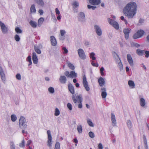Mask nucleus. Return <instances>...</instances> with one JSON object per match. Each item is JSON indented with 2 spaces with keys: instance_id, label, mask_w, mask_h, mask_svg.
I'll list each match as a JSON object with an SVG mask.
<instances>
[{
  "instance_id": "4",
  "label": "nucleus",
  "mask_w": 149,
  "mask_h": 149,
  "mask_svg": "<svg viewBox=\"0 0 149 149\" xmlns=\"http://www.w3.org/2000/svg\"><path fill=\"white\" fill-rule=\"evenodd\" d=\"M144 31L142 30H139L133 36V38L136 39L141 37L144 34Z\"/></svg>"
},
{
  "instance_id": "29",
  "label": "nucleus",
  "mask_w": 149,
  "mask_h": 149,
  "mask_svg": "<svg viewBox=\"0 0 149 149\" xmlns=\"http://www.w3.org/2000/svg\"><path fill=\"white\" fill-rule=\"evenodd\" d=\"M143 138L144 143L145 145V148L146 149H147L148 148V146L147 145V139L146 138V137L145 135H143Z\"/></svg>"
},
{
  "instance_id": "62",
  "label": "nucleus",
  "mask_w": 149,
  "mask_h": 149,
  "mask_svg": "<svg viewBox=\"0 0 149 149\" xmlns=\"http://www.w3.org/2000/svg\"><path fill=\"white\" fill-rule=\"evenodd\" d=\"M143 19H140L139 20V22L140 23H142V22H143Z\"/></svg>"
},
{
  "instance_id": "38",
  "label": "nucleus",
  "mask_w": 149,
  "mask_h": 149,
  "mask_svg": "<svg viewBox=\"0 0 149 149\" xmlns=\"http://www.w3.org/2000/svg\"><path fill=\"white\" fill-rule=\"evenodd\" d=\"M87 123L91 127L93 126V124L91 120L89 119H88L87 120Z\"/></svg>"
},
{
  "instance_id": "44",
  "label": "nucleus",
  "mask_w": 149,
  "mask_h": 149,
  "mask_svg": "<svg viewBox=\"0 0 149 149\" xmlns=\"http://www.w3.org/2000/svg\"><path fill=\"white\" fill-rule=\"evenodd\" d=\"M104 70V68L103 67H102L100 69V73L101 76H104V73L103 72V71Z\"/></svg>"
},
{
  "instance_id": "3",
  "label": "nucleus",
  "mask_w": 149,
  "mask_h": 149,
  "mask_svg": "<svg viewBox=\"0 0 149 149\" xmlns=\"http://www.w3.org/2000/svg\"><path fill=\"white\" fill-rule=\"evenodd\" d=\"M19 124L20 127L25 128L26 127V121L25 118L23 116H21L19 120Z\"/></svg>"
},
{
  "instance_id": "24",
  "label": "nucleus",
  "mask_w": 149,
  "mask_h": 149,
  "mask_svg": "<svg viewBox=\"0 0 149 149\" xmlns=\"http://www.w3.org/2000/svg\"><path fill=\"white\" fill-rule=\"evenodd\" d=\"M36 12V10L35 8V6L34 4L31 5L30 9V12L31 13H35Z\"/></svg>"
},
{
  "instance_id": "43",
  "label": "nucleus",
  "mask_w": 149,
  "mask_h": 149,
  "mask_svg": "<svg viewBox=\"0 0 149 149\" xmlns=\"http://www.w3.org/2000/svg\"><path fill=\"white\" fill-rule=\"evenodd\" d=\"M89 136L91 138H93L95 137V134L94 133L91 131H90L88 133Z\"/></svg>"
},
{
  "instance_id": "1",
  "label": "nucleus",
  "mask_w": 149,
  "mask_h": 149,
  "mask_svg": "<svg viewBox=\"0 0 149 149\" xmlns=\"http://www.w3.org/2000/svg\"><path fill=\"white\" fill-rule=\"evenodd\" d=\"M137 8V5L135 2H131L125 7L123 12L128 18H132L136 13Z\"/></svg>"
},
{
  "instance_id": "34",
  "label": "nucleus",
  "mask_w": 149,
  "mask_h": 149,
  "mask_svg": "<svg viewBox=\"0 0 149 149\" xmlns=\"http://www.w3.org/2000/svg\"><path fill=\"white\" fill-rule=\"evenodd\" d=\"M120 62L119 63H118V67L120 70H122L123 69V65L122 63L121 62V61L120 59Z\"/></svg>"
},
{
  "instance_id": "61",
  "label": "nucleus",
  "mask_w": 149,
  "mask_h": 149,
  "mask_svg": "<svg viewBox=\"0 0 149 149\" xmlns=\"http://www.w3.org/2000/svg\"><path fill=\"white\" fill-rule=\"evenodd\" d=\"M74 142L76 143H77L78 142L77 139L76 138H75L74 139Z\"/></svg>"
},
{
  "instance_id": "17",
  "label": "nucleus",
  "mask_w": 149,
  "mask_h": 149,
  "mask_svg": "<svg viewBox=\"0 0 149 149\" xmlns=\"http://www.w3.org/2000/svg\"><path fill=\"white\" fill-rule=\"evenodd\" d=\"M50 40L52 45L55 46L56 45L57 42L55 37L53 36L50 37Z\"/></svg>"
},
{
  "instance_id": "9",
  "label": "nucleus",
  "mask_w": 149,
  "mask_h": 149,
  "mask_svg": "<svg viewBox=\"0 0 149 149\" xmlns=\"http://www.w3.org/2000/svg\"><path fill=\"white\" fill-rule=\"evenodd\" d=\"M48 134V140L47 141V146L51 148L52 146V137L50 131H47Z\"/></svg>"
},
{
  "instance_id": "40",
  "label": "nucleus",
  "mask_w": 149,
  "mask_h": 149,
  "mask_svg": "<svg viewBox=\"0 0 149 149\" xmlns=\"http://www.w3.org/2000/svg\"><path fill=\"white\" fill-rule=\"evenodd\" d=\"M60 112L59 109L57 108H56L55 109V112L54 115L56 116H58L60 114Z\"/></svg>"
},
{
  "instance_id": "23",
  "label": "nucleus",
  "mask_w": 149,
  "mask_h": 149,
  "mask_svg": "<svg viewBox=\"0 0 149 149\" xmlns=\"http://www.w3.org/2000/svg\"><path fill=\"white\" fill-rule=\"evenodd\" d=\"M0 74L2 79L4 80L5 79V75L2 68L0 66Z\"/></svg>"
},
{
  "instance_id": "26",
  "label": "nucleus",
  "mask_w": 149,
  "mask_h": 149,
  "mask_svg": "<svg viewBox=\"0 0 149 149\" xmlns=\"http://www.w3.org/2000/svg\"><path fill=\"white\" fill-rule=\"evenodd\" d=\"M36 2L41 6H43L44 3L42 0H35Z\"/></svg>"
},
{
  "instance_id": "52",
  "label": "nucleus",
  "mask_w": 149,
  "mask_h": 149,
  "mask_svg": "<svg viewBox=\"0 0 149 149\" xmlns=\"http://www.w3.org/2000/svg\"><path fill=\"white\" fill-rule=\"evenodd\" d=\"M87 7L88 9L92 8L93 10H94L96 8V6H93L89 5H87Z\"/></svg>"
},
{
  "instance_id": "49",
  "label": "nucleus",
  "mask_w": 149,
  "mask_h": 149,
  "mask_svg": "<svg viewBox=\"0 0 149 149\" xmlns=\"http://www.w3.org/2000/svg\"><path fill=\"white\" fill-rule=\"evenodd\" d=\"M67 106L68 108L70 110H71L72 109V104L70 103H68Z\"/></svg>"
},
{
  "instance_id": "28",
  "label": "nucleus",
  "mask_w": 149,
  "mask_h": 149,
  "mask_svg": "<svg viewBox=\"0 0 149 149\" xmlns=\"http://www.w3.org/2000/svg\"><path fill=\"white\" fill-rule=\"evenodd\" d=\"M136 53L139 55L142 56L144 54L145 50L138 49L136 50Z\"/></svg>"
},
{
  "instance_id": "8",
  "label": "nucleus",
  "mask_w": 149,
  "mask_h": 149,
  "mask_svg": "<svg viewBox=\"0 0 149 149\" xmlns=\"http://www.w3.org/2000/svg\"><path fill=\"white\" fill-rule=\"evenodd\" d=\"M83 83L84 87H85L87 91H88L90 90V88L88 85V83L87 81L85 75L83 76Z\"/></svg>"
},
{
  "instance_id": "57",
  "label": "nucleus",
  "mask_w": 149,
  "mask_h": 149,
  "mask_svg": "<svg viewBox=\"0 0 149 149\" xmlns=\"http://www.w3.org/2000/svg\"><path fill=\"white\" fill-rule=\"evenodd\" d=\"M55 11L56 14H58V15L60 14V11L58 8H56L55 9Z\"/></svg>"
},
{
  "instance_id": "60",
  "label": "nucleus",
  "mask_w": 149,
  "mask_h": 149,
  "mask_svg": "<svg viewBox=\"0 0 149 149\" xmlns=\"http://www.w3.org/2000/svg\"><path fill=\"white\" fill-rule=\"evenodd\" d=\"M38 12L40 15H42L43 13V11L41 9L39 10L38 11Z\"/></svg>"
},
{
  "instance_id": "35",
  "label": "nucleus",
  "mask_w": 149,
  "mask_h": 149,
  "mask_svg": "<svg viewBox=\"0 0 149 149\" xmlns=\"http://www.w3.org/2000/svg\"><path fill=\"white\" fill-rule=\"evenodd\" d=\"M25 142L24 140L23 139L22 140V142L19 143V146L21 148H24L25 146Z\"/></svg>"
},
{
  "instance_id": "54",
  "label": "nucleus",
  "mask_w": 149,
  "mask_h": 149,
  "mask_svg": "<svg viewBox=\"0 0 149 149\" xmlns=\"http://www.w3.org/2000/svg\"><path fill=\"white\" fill-rule=\"evenodd\" d=\"M16 78L17 79L19 80H20L21 79V76L20 74L18 73L17 74L16 76Z\"/></svg>"
},
{
  "instance_id": "56",
  "label": "nucleus",
  "mask_w": 149,
  "mask_h": 149,
  "mask_svg": "<svg viewBox=\"0 0 149 149\" xmlns=\"http://www.w3.org/2000/svg\"><path fill=\"white\" fill-rule=\"evenodd\" d=\"M91 64L93 66H95L96 67H97L98 66V63H94L93 61H92L91 62Z\"/></svg>"
},
{
  "instance_id": "33",
  "label": "nucleus",
  "mask_w": 149,
  "mask_h": 149,
  "mask_svg": "<svg viewBox=\"0 0 149 149\" xmlns=\"http://www.w3.org/2000/svg\"><path fill=\"white\" fill-rule=\"evenodd\" d=\"M44 20V19L43 17L40 18L38 20V25H40V26L41 24L43 22Z\"/></svg>"
},
{
  "instance_id": "45",
  "label": "nucleus",
  "mask_w": 149,
  "mask_h": 149,
  "mask_svg": "<svg viewBox=\"0 0 149 149\" xmlns=\"http://www.w3.org/2000/svg\"><path fill=\"white\" fill-rule=\"evenodd\" d=\"M14 38H15V40L16 41L18 42L19 41L20 39V38L19 37V35H17V34L15 36Z\"/></svg>"
},
{
  "instance_id": "25",
  "label": "nucleus",
  "mask_w": 149,
  "mask_h": 149,
  "mask_svg": "<svg viewBox=\"0 0 149 149\" xmlns=\"http://www.w3.org/2000/svg\"><path fill=\"white\" fill-rule=\"evenodd\" d=\"M140 104L141 106L142 107H144L145 105L146 101L143 98L141 97L140 98Z\"/></svg>"
},
{
  "instance_id": "48",
  "label": "nucleus",
  "mask_w": 149,
  "mask_h": 149,
  "mask_svg": "<svg viewBox=\"0 0 149 149\" xmlns=\"http://www.w3.org/2000/svg\"><path fill=\"white\" fill-rule=\"evenodd\" d=\"M49 91L51 93H53L54 92V88L52 87H49L48 88Z\"/></svg>"
},
{
  "instance_id": "22",
  "label": "nucleus",
  "mask_w": 149,
  "mask_h": 149,
  "mask_svg": "<svg viewBox=\"0 0 149 149\" xmlns=\"http://www.w3.org/2000/svg\"><path fill=\"white\" fill-rule=\"evenodd\" d=\"M29 24L33 28H36L38 26V24L37 23L32 20L30 21L29 22Z\"/></svg>"
},
{
  "instance_id": "16",
  "label": "nucleus",
  "mask_w": 149,
  "mask_h": 149,
  "mask_svg": "<svg viewBox=\"0 0 149 149\" xmlns=\"http://www.w3.org/2000/svg\"><path fill=\"white\" fill-rule=\"evenodd\" d=\"M98 82L100 86H104L105 83V81L104 79L102 77H100L99 79Z\"/></svg>"
},
{
  "instance_id": "20",
  "label": "nucleus",
  "mask_w": 149,
  "mask_h": 149,
  "mask_svg": "<svg viewBox=\"0 0 149 149\" xmlns=\"http://www.w3.org/2000/svg\"><path fill=\"white\" fill-rule=\"evenodd\" d=\"M101 90L102 91L101 95L102 97L103 98H105L107 95V93L106 92V90L105 88H102Z\"/></svg>"
},
{
  "instance_id": "64",
  "label": "nucleus",
  "mask_w": 149,
  "mask_h": 149,
  "mask_svg": "<svg viewBox=\"0 0 149 149\" xmlns=\"http://www.w3.org/2000/svg\"><path fill=\"white\" fill-rule=\"evenodd\" d=\"M125 69L126 72H128L129 71V68L127 66L126 67Z\"/></svg>"
},
{
  "instance_id": "37",
  "label": "nucleus",
  "mask_w": 149,
  "mask_h": 149,
  "mask_svg": "<svg viewBox=\"0 0 149 149\" xmlns=\"http://www.w3.org/2000/svg\"><path fill=\"white\" fill-rule=\"evenodd\" d=\"M95 54L93 52H92L90 54V58H91L93 60H95L96 59L95 57Z\"/></svg>"
},
{
  "instance_id": "39",
  "label": "nucleus",
  "mask_w": 149,
  "mask_h": 149,
  "mask_svg": "<svg viewBox=\"0 0 149 149\" xmlns=\"http://www.w3.org/2000/svg\"><path fill=\"white\" fill-rule=\"evenodd\" d=\"M10 149H15V145L14 144V143L12 142L11 141L10 142Z\"/></svg>"
},
{
  "instance_id": "50",
  "label": "nucleus",
  "mask_w": 149,
  "mask_h": 149,
  "mask_svg": "<svg viewBox=\"0 0 149 149\" xmlns=\"http://www.w3.org/2000/svg\"><path fill=\"white\" fill-rule=\"evenodd\" d=\"M127 125L129 127H132V123L130 120H128L127 122Z\"/></svg>"
},
{
  "instance_id": "18",
  "label": "nucleus",
  "mask_w": 149,
  "mask_h": 149,
  "mask_svg": "<svg viewBox=\"0 0 149 149\" xmlns=\"http://www.w3.org/2000/svg\"><path fill=\"white\" fill-rule=\"evenodd\" d=\"M68 89L70 92L73 95L74 93V88L72 84H69L68 86Z\"/></svg>"
},
{
  "instance_id": "12",
  "label": "nucleus",
  "mask_w": 149,
  "mask_h": 149,
  "mask_svg": "<svg viewBox=\"0 0 149 149\" xmlns=\"http://www.w3.org/2000/svg\"><path fill=\"white\" fill-rule=\"evenodd\" d=\"M127 60L130 65L132 66L134 65V62L133 59L131 55L130 54H128L127 56Z\"/></svg>"
},
{
  "instance_id": "41",
  "label": "nucleus",
  "mask_w": 149,
  "mask_h": 149,
  "mask_svg": "<svg viewBox=\"0 0 149 149\" xmlns=\"http://www.w3.org/2000/svg\"><path fill=\"white\" fill-rule=\"evenodd\" d=\"M54 149H60V144L59 142L56 143Z\"/></svg>"
},
{
  "instance_id": "6",
  "label": "nucleus",
  "mask_w": 149,
  "mask_h": 149,
  "mask_svg": "<svg viewBox=\"0 0 149 149\" xmlns=\"http://www.w3.org/2000/svg\"><path fill=\"white\" fill-rule=\"evenodd\" d=\"M64 74L67 77L71 78H75L77 75V74L73 71H71L70 73L68 71H66L65 72Z\"/></svg>"
},
{
  "instance_id": "7",
  "label": "nucleus",
  "mask_w": 149,
  "mask_h": 149,
  "mask_svg": "<svg viewBox=\"0 0 149 149\" xmlns=\"http://www.w3.org/2000/svg\"><path fill=\"white\" fill-rule=\"evenodd\" d=\"M78 53L79 57L81 59L84 60L86 59V56L84 52L83 49H79L78 50Z\"/></svg>"
},
{
  "instance_id": "31",
  "label": "nucleus",
  "mask_w": 149,
  "mask_h": 149,
  "mask_svg": "<svg viewBox=\"0 0 149 149\" xmlns=\"http://www.w3.org/2000/svg\"><path fill=\"white\" fill-rule=\"evenodd\" d=\"M27 61L29 62V64H28L29 66L32 64L31 56H28L27 58Z\"/></svg>"
},
{
  "instance_id": "30",
  "label": "nucleus",
  "mask_w": 149,
  "mask_h": 149,
  "mask_svg": "<svg viewBox=\"0 0 149 149\" xmlns=\"http://www.w3.org/2000/svg\"><path fill=\"white\" fill-rule=\"evenodd\" d=\"M34 49L35 52L38 54H40L41 53V51L39 49L38 47L35 45Z\"/></svg>"
},
{
  "instance_id": "53",
  "label": "nucleus",
  "mask_w": 149,
  "mask_h": 149,
  "mask_svg": "<svg viewBox=\"0 0 149 149\" xmlns=\"http://www.w3.org/2000/svg\"><path fill=\"white\" fill-rule=\"evenodd\" d=\"M72 5L76 7L79 6V3L77 1H74Z\"/></svg>"
},
{
  "instance_id": "32",
  "label": "nucleus",
  "mask_w": 149,
  "mask_h": 149,
  "mask_svg": "<svg viewBox=\"0 0 149 149\" xmlns=\"http://www.w3.org/2000/svg\"><path fill=\"white\" fill-rule=\"evenodd\" d=\"M11 120L13 122H15V121L17 119V118L15 116V115L14 114H12L11 116Z\"/></svg>"
},
{
  "instance_id": "36",
  "label": "nucleus",
  "mask_w": 149,
  "mask_h": 149,
  "mask_svg": "<svg viewBox=\"0 0 149 149\" xmlns=\"http://www.w3.org/2000/svg\"><path fill=\"white\" fill-rule=\"evenodd\" d=\"M68 66L69 68L72 70H74L75 68L74 65L70 63H69L68 64Z\"/></svg>"
},
{
  "instance_id": "58",
  "label": "nucleus",
  "mask_w": 149,
  "mask_h": 149,
  "mask_svg": "<svg viewBox=\"0 0 149 149\" xmlns=\"http://www.w3.org/2000/svg\"><path fill=\"white\" fill-rule=\"evenodd\" d=\"M77 130H82V128L81 125H79L78 126Z\"/></svg>"
},
{
  "instance_id": "13",
  "label": "nucleus",
  "mask_w": 149,
  "mask_h": 149,
  "mask_svg": "<svg viewBox=\"0 0 149 149\" xmlns=\"http://www.w3.org/2000/svg\"><path fill=\"white\" fill-rule=\"evenodd\" d=\"M32 58L33 63L34 64H36L38 63V58L35 52H33L32 53Z\"/></svg>"
},
{
  "instance_id": "47",
  "label": "nucleus",
  "mask_w": 149,
  "mask_h": 149,
  "mask_svg": "<svg viewBox=\"0 0 149 149\" xmlns=\"http://www.w3.org/2000/svg\"><path fill=\"white\" fill-rule=\"evenodd\" d=\"M60 32L61 35L62 36H63L66 33L65 31L64 30H61Z\"/></svg>"
},
{
  "instance_id": "55",
  "label": "nucleus",
  "mask_w": 149,
  "mask_h": 149,
  "mask_svg": "<svg viewBox=\"0 0 149 149\" xmlns=\"http://www.w3.org/2000/svg\"><path fill=\"white\" fill-rule=\"evenodd\" d=\"M145 57L146 58H148L149 56V51H145Z\"/></svg>"
},
{
  "instance_id": "14",
  "label": "nucleus",
  "mask_w": 149,
  "mask_h": 149,
  "mask_svg": "<svg viewBox=\"0 0 149 149\" xmlns=\"http://www.w3.org/2000/svg\"><path fill=\"white\" fill-rule=\"evenodd\" d=\"M94 28L97 34L99 36H101L102 34V31L100 27L97 25H95Z\"/></svg>"
},
{
  "instance_id": "10",
  "label": "nucleus",
  "mask_w": 149,
  "mask_h": 149,
  "mask_svg": "<svg viewBox=\"0 0 149 149\" xmlns=\"http://www.w3.org/2000/svg\"><path fill=\"white\" fill-rule=\"evenodd\" d=\"M0 26L2 32L4 33H7L8 31V28L5 24L1 21H0Z\"/></svg>"
},
{
  "instance_id": "5",
  "label": "nucleus",
  "mask_w": 149,
  "mask_h": 149,
  "mask_svg": "<svg viewBox=\"0 0 149 149\" xmlns=\"http://www.w3.org/2000/svg\"><path fill=\"white\" fill-rule=\"evenodd\" d=\"M108 21L109 23L116 29L117 30L119 29V26L117 22L109 18L108 19Z\"/></svg>"
},
{
  "instance_id": "63",
  "label": "nucleus",
  "mask_w": 149,
  "mask_h": 149,
  "mask_svg": "<svg viewBox=\"0 0 149 149\" xmlns=\"http://www.w3.org/2000/svg\"><path fill=\"white\" fill-rule=\"evenodd\" d=\"M27 142V143L28 144H29V145L31 143L32 141L31 140H29Z\"/></svg>"
},
{
  "instance_id": "51",
  "label": "nucleus",
  "mask_w": 149,
  "mask_h": 149,
  "mask_svg": "<svg viewBox=\"0 0 149 149\" xmlns=\"http://www.w3.org/2000/svg\"><path fill=\"white\" fill-rule=\"evenodd\" d=\"M62 49L64 50L63 52V54H65L68 53V50L65 47H63L62 48Z\"/></svg>"
},
{
  "instance_id": "15",
  "label": "nucleus",
  "mask_w": 149,
  "mask_h": 149,
  "mask_svg": "<svg viewBox=\"0 0 149 149\" xmlns=\"http://www.w3.org/2000/svg\"><path fill=\"white\" fill-rule=\"evenodd\" d=\"M89 3L94 5H97L100 3L101 0H88Z\"/></svg>"
},
{
  "instance_id": "46",
  "label": "nucleus",
  "mask_w": 149,
  "mask_h": 149,
  "mask_svg": "<svg viewBox=\"0 0 149 149\" xmlns=\"http://www.w3.org/2000/svg\"><path fill=\"white\" fill-rule=\"evenodd\" d=\"M84 17L85 15L84 13L82 12L80 13L79 15V19L81 18H84Z\"/></svg>"
},
{
  "instance_id": "27",
  "label": "nucleus",
  "mask_w": 149,
  "mask_h": 149,
  "mask_svg": "<svg viewBox=\"0 0 149 149\" xmlns=\"http://www.w3.org/2000/svg\"><path fill=\"white\" fill-rule=\"evenodd\" d=\"M128 84L131 88H134L135 87V84L134 82L132 80H129L128 81Z\"/></svg>"
},
{
  "instance_id": "21",
  "label": "nucleus",
  "mask_w": 149,
  "mask_h": 149,
  "mask_svg": "<svg viewBox=\"0 0 149 149\" xmlns=\"http://www.w3.org/2000/svg\"><path fill=\"white\" fill-rule=\"evenodd\" d=\"M111 119L112 124L115 125L116 123V120L115 119V116L114 114L112 113L111 114Z\"/></svg>"
},
{
  "instance_id": "11",
  "label": "nucleus",
  "mask_w": 149,
  "mask_h": 149,
  "mask_svg": "<svg viewBox=\"0 0 149 149\" xmlns=\"http://www.w3.org/2000/svg\"><path fill=\"white\" fill-rule=\"evenodd\" d=\"M131 30V29L128 28H125L123 30V32L125 34V37L126 40L129 38V33Z\"/></svg>"
},
{
  "instance_id": "19",
  "label": "nucleus",
  "mask_w": 149,
  "mask_h": 149,
  "mask_svg": "<svg viewBox=\"0 0 149 149\" xmlns=\"http://www.w3.org/2000/svg\"><path fill=\"white\" fill-rule=\"evenodd\" d=\"M60 82L62 84H65L67 81V79L66 77L64 76H61L59 78Z\"/></svg>"
},
{
  "instance_id": "59",
  "label": "nucleus",
  "mask_w": 149,
  "mask_h": 149,
  "mask_svg": "<svg viewBox=\"0 0 149 149\" xmlns=\"http://www.w3.org/2000/svg\"><path fill=\"white\" fill-rule=\"evenodd\" d=\"M99 149H103V146L101 143H100L98 146Z\"/></svg>"
},
{
  "instance_id": "42",
  "label": "nucleus",
  "mask_w": 149,
  "mask_h": 149,
  "mask_svg": "<svg viewBox=\"0 0 149 149\" xmlns=\"http://www.w3.org/2000/svg\"><path fill=\"white\" fill-rule=\"evenodd\" d=\"M15 32L18 33H22V31L19 27H17L15 28Z\"/></svg>"
},
{
  "instance_id": "2",
  "label": "nucleus",
  "mask_w": 149,
  "mask_h": 149,
  "mask_svg": "<svg viewBox=\"0 0 149 149\" xmlns=\"http://www.w3.org/2000/svg\"><path fill=\"white\" fill-rule=\"evenodd\" d=\"M72 98L74 102L76 103L77 101L79 103L78 104V108H81L82 107V98L81 95H73L72 96Z\"/></svg>"
}]
</instances>
